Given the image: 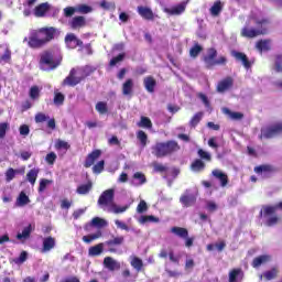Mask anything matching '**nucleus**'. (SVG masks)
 Returning <instances> with one entry per match:
<instances>
[{"label": "nucleus", "mask_w": 282, "mask_h": 282, "mask_svg": "<svg viewBox=\"0 0 282 282\" xmlns=\"http://www.w3.org/2000/svg\"><path fill=\"white\" fill-rule=\"evenodd\" d=\"M102 237V232L98 231L97 234H91L83 237V241L85 243H91V241H96V239H100Z\"/></svg>", "instance_id": "51"}, {"label": "nucleus", "mask_w": 282, "mask_h": 282, "mask_svg": "<svg viewBox=\"0 0 282 282\" xmlns=\"http://www.w3.org/2000/svg\"><path fill=\"white\" fill-rule=\"evenodd\" d=\"M24 174H25V167H20L17 170L9 167L4 173L6 182H12V180H14L17 175H24Z\"/></svg>", "instance_id": "21"}, {"label": "nucleus", "mask_w": 282, "mask_h": 282, "mask_svg": "<svg viewBox=\"0 0 282 282\" xmlns=\"http://www.w3.org/2000/svg\"><path fill=\"white\" fill-rule=\"evenodd\" d=\"M113 199H116V191L113 188H109L101 193L97 200V204L98 206H100V208L107 210V208H111L116 204Z\"/></svg>", "instance_id": "6"}, {"label": "nucleus", "mask_w": 282, "mask_h": 282, "mask_svg": "<svg viewBox=\"0 0 282 282\" xmlns=\"http://www.w3.org/2000/svg\"><path fill=\"white\" fill-rule=\"evenodd\" d=\"M131 265L134 268V270H137V272H140V270L144 268V262H142V259L134 257L131 261Z\"/></svg>", "instance_id": "52"}, {"label": "nucleus", "mask_w": 282, "mask_h": 282, "mask_svg": "<svg viewBox=\"0 0 282 282\" xmlns=\"http://www.w3.org/2000/svg\"><path fill=\"white\" fill-rule=\"evenodd\" d=\"M254 173L263 175V173H274V166L270 164H262L254 167Z\"/></svg>", "instance_id": "31"}, {"label": "nucleus", "mask_w": 282, "mask_h": 282, "mask_svg": "<svg viewBox=\"0 0 282 282\" xmlns=\"http://www.w3.org/2000/svg\"><path fill=\"white\" fill-rule=\"evenodd\" d=\"M91 188H94V183L91 181H88L86 184L79 185L76 189V193L78 195H89Z\"/></svg>", "instance_id": "28"}, {"label": "nucleus", "mask_w": 282, "mask_h": 282, "mask_svg": "<svg viewBox=\"0 0 282 282\" xmlns=\"http://www.w3.org/2000/svg\"><path fill=\"white\" fill-rule=\"evenodd\" d=\"M30 235H32V225L24 227L22 232L17 234L15 238L19 241H25V239H30Z\"/></svg>", "instance_id": "34"}, {"label": "nucleus", "mask_w": 282, "mask_h": 282, "mask_svg": "<svg viewBox=\"0 0 282 282\" xmlns=\"http://www.w3.org/2000/svg\"><path fill=\"white\" fill-rule=\"evenodd\" d=\"M221 10H224V3H221V0H217L209 9V12L212 17H219V14H221Z\"/></svg>", "instance_id": "32"}, {"label": "nucleus", "mask_w": 282, "mask_h": 282, "mask_svg": "<svg viewBox=\"0 0 282 282\" xmlns=\"http://www.w3.org/2000/svg\"><path fill=\"white\" fill-rule=\"evenodd\" d=\"M191 169L195 173H202V171H204V169H206V163H204V161H202V159H196V160H194V162H192Z\"/></svg>", "instance_id": "37"}, {"label": "nucleus", "mask_w": 282, "mask_h": 282, "mask_svg": "<svg viewBox=\"0 0 282 282\" xmlns=\"http://www.w3.org/2000/svg\"><path fill=\"white\" fill-rule=\"evenodd\" d=\"M76 10L79 14H89L94 9L87 4H78L76 6Z\"/></svg>", "instance_id": "57"}, {"label": "nucleus", "mask_w": 282, "mask_h": 282, "mask_svg": "<svg viewBox=\"0 0 282 282\" xmlns=\"http://www.w3.org/2000/svg\"><path fill=\"white\" fill-rule=\"evenodd\" d=\"M180 203L184 208H191V206H195V204H197V196L191 193V191L186 189L180 197Z\"/></svg>", "instance_id": "13"}, {"label": "nucleus", "mask_w": 282, "mask_h": 282, "mask_svg": "<svg viewBox=\"0 0 282 282\" xmlns=\"http://www.w3.org/2000/svg\"><path fill=\"white\" fill-rule=\"evenodd\" d=\"M94 72H96V67L86 65L82 68V75L79 77L83 78V80H85V78L91 76Z\"/></svg>", "instance_id": "42"}, {"label": "nucleus", "mask_w": 282, "mask_h": 282, "mask_svg": "<svg viewBox=\"0 0 282 282\" xmlns=\"http://www.w3.org/2000/svg\"><path fill=\"white\" fill-rule=\"evenodd\" d=\"M56 248V238L48 236L43 239L42 252H50Z\"/></svg>", "instance_id": "20"}, {"label": "nucleus", "mask_w": 282, "mask_h": 282, "mask_svg": "<svg viewBox=\"0 0 282 282\" xmlns=\"http://www.w3.org/2000/svg\"><path fill=\"white\" fill-rule=\"evenodd\" d=\"M124 61V53H121L115 57H112L109 62L110 67H116L117 63H122Z\"/></svg>", "instance_id": "61"}, {"label": "nucleus", "mask_w": 282, "mask_h": 282, "mask_svg": "<svg viewBox=\"0 0 282 282\" xmlns=\"http://www.w3.org/2000/svg\"><path fill=\"white\" fill-rule=\"evenodd\" d=\"M137 12L145 21H153L155 19V14L153 13V10H151V8L149 7L139 6L137 8Z\"/></svg>", "instance_id": "18"}, {"label": "nucleus", "mask_w": 282, "mask_h": 282, "mask_svg": "<svg viewBox=\"0 0 282 282\" xmlns=\"http://www.w3.org/2000/svg\"><path fill=\"white\" fill-rule=\"evenodd\" d=\"M278 274H279V269L272 268L271 270L265 271L263 273V276L267 281H272V279H276Z\"/></svg>", "instance_id": "48"}, {"label": "nucleus", "mask_w": 282, "mask_h": 282, "mask_svg": "<svg viewBox=\"0 0 282 282\" xmlns=\"http://www.w3.org/2000/svg\"><path fill=\"white\" fill-rule=\"evenodd\" d=\"M18 206H28L30 204V197L25 195V192H21L17 198Z\"/></svg>", "instance_id": "44"}, {"label": "nucleus", "mask_w": 282, "mask_h": 282, "mask_svg": "<svg viewBox=\"0 0 282 282\" xmlns=\"http://www.w3.org/2000/svg\"><path fill=\"white\" fill-rule=\"evenodd\" d=\"M100 155H102V150L100 149H96L91 153H89L86 156V160L84 162L85 169H91V166H94V164L96 163V160H98Z\"/></svg>", "instance_id": "14"}, {"label": "nucleus", "mask_w": 282, "mask_h": 282, "mask_svg": "<svg viewBox=\"0 0 282 282\" xmlns=\"http://www.w3.org/2000/svg\"><path fill=\"white\" fill-rule=\"evenodd\" d=\"M224 113H227V116H230L232 120H242L243 119V113L242 112H232L228 108L223 109Z\"/></svg>", "instance_id": "50"}, {"label": "nucleus", "mask_w": 282, "mask_h": 282, "mask_svg": "<svg viewBox=\"0 0 282 282\" xmlns=\"http://www.w3.org/2000/svg\"><path fill=\"white\" fill-rule=\"evenodd\" d=\"M270 43V40H259L256 44V48L258 52H270L272 50Z\"/></svg>", "instance_id": "30"}, {"label": "nucleus", "mask_w": 282, "mask_h": 282, "mask_svg": "<svg viewBox=\"0 0 282 282\" xmlns=\"http://www.w3.org/2000/svg\"><path fill=\"white\" fill-rule=\"evenodd\" d=\"M10 131V123L8 122H0V140H3L6 138V133Z\"/></svg>", "instance_id": "59"}, {"label": "nucleus", "mask_w": 282, "mask_h": 282, "mask_svg": "<svg viewBox=\"0 0 282 282\" xmlns=\"http://www.w3.org/2000/svg\"><path fill=\"white\" fill-rule=\"evenodd\" d=\"M235 85V79L231 76H227L220 82H218L216 86V91L218 94H226V91H230Z\"/></svg>", "instance_id": "11"}, {"label": "nucleus", "mask_w": 282, "mask_h": 282, "mask_svg": "<svg viewBox=\"0 0 282 282\" xmlns=\"http://www.w3.org/2000/svg\"><path fill=\"white\" fill-rule=\"evenodd\" d=\"M31 100H39L41 98V88L39 86H32L29 91Z\"/></svg>", "instance_id": "45"}, {"label": "nucleus", "mask_w": 282, "mask_h": 282, "mask_svg": "<svg viewBox=\"0 0 282 282\" xmlns=\"http://www.w3.org/2000/svg\"><path fill=\"white\" fill-rule=\"evenodd\" d=\"M133 180H137V185L142 186L143 184H147V176L142 172H137L133 174Z\"/></svg>", "instance_id": "49"}, {"label": "nucleus", "mask_w": 282, "mask_h": 282, "mask_svg": "<svg viewBox=\"0 0 282 282\" xmlns=\"http://www.w3.org/2000/svg\"><path fill=\"white\" fill-rule=\"evenodd\" d=\"M260 131V140H272V138H276V135L282 133V122H276L271 126L263 127Z\"/></svg>", "instance_id": "5"}, {"label": "nucleus", "mask_w": 282, "mask_h": 282, "mask_svg": "<svg viewBox=\"0 0 282 282\" xmlns=\"http://www.w3.org/2000/svg\"><path fill=\"white\" fill-rule=\"evenodd\" d=\"M40 32L44 37V45H47V43H52V41L56 39V34H58V29L54 26H43L40 28Z\"/></svg>", "instance_id": "10"}, {"label": "nucleus", "mask_w": 282, "mask_h": 282, "mask_svg": "<svg viewBox=\"0 0 282 282\" xmlns=\"http://www.w3.org/2000/svg\"><path fill=\"white\" fill-rule=\"evenodd\" d=\"M246 273L241 268H234L229 271V282H243Z\"/></svg>", "instance_id": "16"}, {"label": "nucleus", "mask_w": 282, "mask_h": 282, "mask_svg": "<svg viewBox=\"0 0 282 282\" xmlns=\"http://www.w3.org/2000/svg\"><path fill=\"white\" fill-rule=\"evenodd\" d=\"M202 118H204V112H196L189 121V127H192V129H195V127H197V124L202 122Z\"/></svg>", "instance_id": "43"}, {"label": "nucleus", "mask_w": 282, "mask_h": 282, "mask_svg": "<svg viewBox=\"0 0 282 282\" xmlns=\"http://www.w3.org/2000/svg\"><path fill=\"white\" fill-rule=\"evenodd\" d=\"M171 232L173 235H176V237H180L181 239L188 238V229H186L184 227H172Z\"/></svg>", "instance_id": "33"}, {"label": "nucleus", "mask_w": 282, "mask_h": 282, "mask_svg": "<svg viewBox=\"0 0 282 282\" xmlns=\"http://www.w3.org/2000/svg\"><path fill=\"white\" fill-rule=\"evenodd\" d=\"M96 111L100 113L101 116H105V113H109V108L107 107L106 101H98L95 106Z\"/></svg>", "instance_id": "41"}, {"label": "nucleus", "mask_w": 282, "mask_h": 282, "mask_svg": "<svg viewBox=\"0 0 282 282\" xmlns=\"http://www.w3.org/2000/svg\"><path fill=\"white\" fill-rule=\"evenodd\" d=\"M28 45L32 50H41V47H45V41L43 37V33H41V29L31 32Z\"/></svg>", "instance_id": "7"}, {"label": "nucleus", "mask_w": 282, "mask_h": 282, "mask_svg": "<svg viewBox=\"0 0 282 282\" xmlns=\"http://www.w3.org/2000/svg\"><path fill=\"white\" fill-rule=\"evenodd\" d=\"M55 149L57 151H61L63 149H64V151H69V149H72V145L69 143H67V141L58 139L55 143Z\"/></svg>", "instance_id": "47"}, {"label": "nucleus", "mask_w": 282, "mask_h": 282, "mask_svg": "<svg viewBox=\"0 0 282 282\" xmlns=\"http://www.w3.org/2000/svg\"><path fill=\"white\" fill-rule=\"evenodd\" d=\"M160 218L150 215V216H141V224H158Z\"/></svg>", "instance_id": "55"}, {"label": "nucleus", "mask_w": 282, "mask_h": 282, "mask_svg": "<svg viewBox=\"0 0 282 282\" xmlns=\"http://www.w3.org/2000/svg\"><path fill=\"white\" fill-rule=\"evenodd\" d=\"M212 175L220 182L223 188L228 186V174L224 173L221 170H214L212 171Z\"/></svg>", "instance_id": "24"}, {"label": "nucleus", "mask_w": 282, "mask_h": 282, "mask_svg": "<svg viewBox=\"0 0 282 282\" xmlns=\"http://www.w3.org/2000/svg\"><path fill=\"white\" fill-rule=\"evenodd\" d=\"M61 63H63V57L55 55L50 50L42 52L40 55V67L44 72H53V69L61 67Z\"/></svg>", "instance_id": "2"}, {"label": "nucleus", "mask_w": 282, "mask_h": 282, "mask_svg": "<svg viewBox=\"0 0 282 282\" xmlns=\"http://www.w3.org/2000/svg\"><path fill=\"white\" fill-rule=\"evenodd\" d=\"M47 120H50V116L43 113V112H39L35 115V122L39 124L41 122H47Z\"/></svg>", "instance_id": "63"}, {"label": "nucleus", "mask_w": 282, "mask_h": 282, "mask_svg": "<svg viewBox=\"0 0 282 282\" xmlns=\"http://www.w3.org/2000/svg\"><path fill=\"white\" fill-rule=\"evenodd\" d=\"M164 12H166V14H170L171 17H180V14L186 12V3L182 2L172 8H165Z\"/></svg>", "instance_id": "17"}, {"label": "nucleus", "mask_w": 282, "mask_h": 282, "mask_svg": "<svg viewBox=\"0 0 282 282\" xmlns=\"http://www.w3.org/2000/svg\"><path fill=\"white\" fill-rule=\"evenodd\" d=\"M182 148L175 140H167L164 142H156L152 145V155L155 158H169L173 153H177Z\"/></svg>", "instance_id": "1"}, {"label": "nucleus", "mask_w": 282, "mask_h": 282, "mask_svg": "<svg viewBox=\"0 0 282 282\" xmlns=\"http://www.w3.org/2000/svg\"><path fill=\"white\" fill-rule=\"evenodd\" d=\"M271 257L269 254H262L258 256L252 260V268H261V265L268 263L270 261Z\"/></svg>", "instance_id": "26"}, {"label": "nucleus", "mask_w": 282, "mask_h": 282, "mask_svg": "<svg viewBox=\"0 0 282 282\" xmlns=\"http://www.w3.org/2000/svg\"><path fill=\"white\" fill-rule=\"evenodd\" d=\"M105 171V160H101L99 162H97L94 166H93V173H95L96 175H100V173Z\"/></svg>", "instance_id": "56"}, {"label": "nucleus", "mask_w": 282, "mask_h": 282, "mask_svg": "<svg viewBox=\"0 0 282 282\" xmlns=\"http://www.w3.org/2000/svg\"><path fill=\"white\" fill-rule=\"evenodd\" d=\"M63 12H64V17L66 19H69V18H72L73 14H76L77 9H76V7H66V8H64Z\"/></svg>", "instance_id": "62"}, {"label": "nucleus", "mask_w": 282, "mask_h": 282, "mask_svg": "<svg viewBox=\"0 0 282 282\" xmlns=\"http://www.w3.org/2000/svg\"><path fill=\"white\" fill-rule=\"evenodd\" d=\"M105 246H107L108 252L116 253L118 248L124 246V236H112L111 239L105 242Z\"/></svg>", "instance_id": "9"}, {"label": "nucleus", "mask_w": 282, "mask_h": 282, "mask_svg": "<svg viewBox=\"0 0 282 282\" xmlns=\"http://www.w3.org/2000/svg\"><path fill=\"white\" fill-rule=\"evenodd\" d=\"M70 30H80L87 25V19L83 15H76L68 21Z\"/></svg>", "instance_id": "15"}, {"label": "nucleus", "mask_w": 282, "mask_h": 282, "mask_svg": "<svg viewBox=\"0 0 282 282\" xmlns=\"http://www.w3.org/2000/svg\"><path fill=\"white\" fill-rule=\"evenodd\" d=\"M279 208L282 210V202L278 203L275 206L267 205L263 207V210L260 212V217H270V215H274Z\"/></svg>", "instance_id": "22"}, {"label": "nucleus", "mask_w": 282, "mask_h": 282, "mask_svg": "<svg viewBox=\"0 0 282 282\" xmlns=\"http://www.w3.org/2000/svg\"><path fill=\"white\" fill-rule=\"evenodd\" d=\"M202 50H204L202 47V45H199L198 43H196L191 50H189V56L192 58H197L199 56V53L202 52Z\"/></svg>", "instance_id": "53"}, {"label": "nucleus", "mask_w": 282, "mask_h": 282, "mask_svg": "<svg viewBox=\"0 0 282 282\" xmlns=\"http://www.w3.org/2000/svg\"><path fill=\"white\" fill-rule=\"evenodd\" d=\"M137 140H139L141 145L147 147V142L149 141V135L143 130H139L137 132Z\"/></svg>", "instance_id": "46"}, {"label": "nucleus", "mask_w": 282, "mask_h": 282, "mask_svg": "<svg viewBox=\"0 0 282 282\" xmlns=\"http://www.w3.org/2000/svg\"><path fill=\"white\" fill-rule=\"evenodd\" d=\"M105 250V243L100 242L96 246H93L88 249L89 257H100Z\"/></svg>", "instance_id": "29"}, {"label": "nucleus", "mask_w": 282, "mask_h": 282, "mask_svg": "<svg viewBox=\"0 0 282 282\" xmlns=\"http://www.w3.org/2000/svg\"><path fill=\"white\" fill-rule=\"evenodd\" d=\"M39 173H41V170H39V167L31 169L26 173V181L31 184V186H34V184H36Z\"/></svg>", "instance_id": "27"}, {"label": "nucleus", "mask_w": 282, "mask_h": 282, "mask_svg": "<svg viewBox=\"0 0 282 282\" xmlns=\"http://www.w3.org/2000/svg\"><path fill=\"white\" fill-rule=\"evenodd\" d=\"M14 263H17V265H21V263H25L28 261V251H22L19 256V258H15Z\"/></svg>", "instance_id": "60"}, {"label": "nucleus", "mask_w": 282, "mask_h": 282, "mask_svg": "<svg viewBox=\"0 0 282 282\" xmlns=\"http://www.w3.org/2000/svg\"><path fill=\"white\" fill-rule=\"evenodd\" d=\"M141 129H153V121L149 117L141 116L140 121L137 123Z\"/></svg>", "instance_id": "38"}, {"label": "nucleus", "mask_w": 282, "mask_h": 282, "mask_svg": "<svg viewBox=\"0 0 282 282\" xmlns=\"http://www.w3.org/2000/svg\"><path fill=\"white\" fill-rule=\"evenodd\" d=\"M143 85L149 94H154L155 87H158V80L153 76H148L143 79Z\"/></svg>", "instance_id": "23"}, {"label": "nucleus", "mask_w": 282, "mask_h": 282, "mask_svg": "<svg viewBox=\"0 0 282 282\" xmlns=\"http://www.w3.org/2000/svg\"><path fill=\"white\" fill-rule=\"evenodd\" d=\"M257 29L245 26L242 28L240 34L245 39H257V36H261L268 34V25H270L269 19L256 20Z\"/></svg>", "instance_id": "3"}, {"label": "nucleus", "mask_w": 282, "mask_h": 282, "mask_svg": "<svg viewBox=\"0 0 282 282\" xmlns=\"http://www.w3.org/2000/svg\"><path fill=\"white\" fill-rule=\"evenodd\" d=\"M197 155L198 158H200V160H205V162H212L213 160V156L210 155V153L204 151V149H198Z\"/></svg>", "instance_id": "58"}, {"label": "nucleus", "mask_w": 282, "mask_h": 282, "mask_svg": "<svg viewBox=\"0 0 282 282\" xmlns=\"http://www.w3.org/2000/svg\"><path fill=\"white\" fill-rule=\"evenodd\" d=\"M53 102L56 107H61V105H63V102H65V95H63V93H61L58 90H54Z\"/></svg>", "instance_id": "40"}, {"label": "nucleus", "mask_w": 282, "mask_h": 282, "mask_svg": "<svg viewBox=\"0 0 282 282\" xmlns=\"http://www.w3.org/2000/svg\"><path fill=\"white\" fill-rule=\"evenodd\" d=\"M122 94L123 96H131L133 94V80L131 78H128L122 84Z\"/></svg>", "instance_id": "36"}, {"label": "nucleus", "mask_w": 282, "mask_h": 282, "mask_svg": "<svg viewBox=\"0 0 282 282\" xmlns=\"http://www.w3.org/2000/svg\"><path fill=\"white\" fill-rule=\"evenodd\" d=\"M232 56L236 61H240L246 69H250L252 67V64L250 63V59H248V55H246V53L234 51Z\"/></svg>", "instance_id": "19"}, {"label": "nucleus", "mask_w": 282, "mask_h": 282, "mask_svg": "<svg viewBox=\"0 0 282 282\" xmlns=\"http://www.w3.org/2000/svg\"><path fill=\"white\" fill-rule=\"evenodd\" d=\"M50 11V3L44 2L35 7V17H45Z\"/></svg>", "instance_id": "35"}, {"label": "nucleus", "mask_w": 282, "mask_h": 282, "mask_svg": "<svg viewBox=\"0 0 282 282\" xmlns=\"http://www.w3.org/2000/svg\"><path fill=\"white\" fill-rule=\"evenodd\" d=\"M64 43L68 50H76V47H83V41L74 33H67L64 37Z\"/></svg>", "instance_id": "12"}, {"label": "nucleus", "mask_w": 282, "mask_h": 282, "mask_svg": "<svg viewBox=\"0 0 282 282\" xmlns=\"http://www.w3.org/2000/svg\"><path fill=\"white\" fill-rule=\"evenodd\" d=\"M275 72L282 74V54L275 55Z\"/></svg>", "instance_id": "64"}, {"label": "nucleus", "mask_w": 282, "mask_h": 282, "mask_svg": "<svg viewBox=\"0 0 282 282\" xmlns=\"http://www.w3.org/2000/svg\"><path fill=\"white\" fill-rule=\"evenodd\" d=\"M127 210H129V205L120 207L116 203L110 208H107L108 213H115V215H120L121 213H127Z\"/></svg>", "instance_id": "39"}, {"label": "nucleus", "mask_w": 282, "mask_h": 282, "mask_svg": "<svg viewBox=\"0 0 282 282\" xmlns=\"http://www.w3.org/2000/svg\"><path fill=\"white\" fill-rule=\"evenodd\" d=\"M203 61L206 69H213L216 65H226V63H228V58L226 56L217 58V48L215 47L207 50V54L204 55Z\"/></svg>", "instance_id": "4"}, {"label": "nucleus", "mask_w": 282, "mask_h": 282, "mask_svg": "<svg viewBox=\"0 0 282 282\" xmlns=\"http://www.w3.org/2000/svg\"><path fill=\"white\" fill-rule=\"evenodd\" d=\"M104 265H105V268L110 270V272H113L115 270H120V263L118 261L113 260V258H111V257H106L104 259Z\"/></svg>", "instance_id": "25"}, {"label": "nucleus", "mask_w": 282, "mask_h": 282, "mask_svg": "<svg viewBox=\"0 0 282 282\" xmlns=\"http://www.w3.org/2000/svg\"><path fill=\"white\" fill-rule=\"evenodd\" d=\"M91 226H95V228H105V226H107V220L100 217H95L91 220Z\"/></svg>", "instance_id": "54"}, {"label": "nucleus", "mask_w": 282, "mask_h": 282, "mask_svg": "<svg viewBox=\"0 0 282 282\" xmlns=\"http://www.w3.org/2000/svg\"><path fill=\"white\" fill-rule=\"evenodd\" d=\"M82 80L83 77L78 76V69L72 68L68 76L63 79L62 87H76V85H80Z\"/></svg>", "instance_id": "8"}]
</instances>
